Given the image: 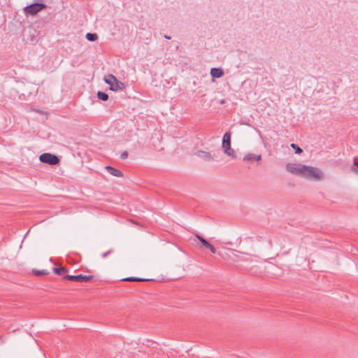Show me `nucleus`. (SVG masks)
Returning a JSON list of instances; mask_svg holds the SVG:
<instances>
[{
  "label": "nucleus",
  "mask_w": 358,
  "mask_h": 358,
  "mask_svg": "<svg viewBox=\"0 0 358 358\" xmlns=\"http://www.w3.org/2000/svg\"><path fill=\"white\" fill-rule=\"evenodd\" d=\"M301 177L309 180H320L323 178L322 171L316 167L305 165Z\"/></svg>",
  "instance_id": "1"
},
{
  "label": "nucleus",
  "mask_w": 358,
  "mask_h": 358,
  "mask_svg": "<svg viewBox=\"0 0 358 358\" xmlns=\"http://www.w3.org/2000/svg\"><path fill=\"white\" fill-rule=\"evenodd\" d=\"M222 148L224 153L227 155L235 158V151L231 148V133L226 132L222 138Z\"/></svg>",
  "instance_id": "2"
},
{
  "label": "nucleus",
  "mask_w": 358,
  "mask_h": 358,
  "mask_svg": "<svg viewBox=\"0 0 358 358\" xmlns=\"http://www.w3.org/2000/svg\"><path fill=\"white\" fill-rule=\"evenodd\" d=\"M104 81L110 85V89L113 91L122 90L124 87V84L119 81L116 77L112 74L105 76Z\"/></svg>",
  "instance_id": "3"
},
{
  "label": "nucleus",
  "mask_w": 358,
  "mask_h": 358,
  "mask_svg": "<svg viewBox=\"0 0 358 358\" xmlns=\"http://www.w3.org/2000/svg\"><path fill=\"white\" fill-rule=\"evenodd\" d=\"M39 159L41 162L50 165H57L59 163V157L57 155L50 153L41 154L39 157Z\"/></svg>",
  "instance_id": "4"
},
{
  "label": "nucleus",
  "mask_w": 358,
  "mask_h": 358,
  "mask_svg": "<svg viewBox=\"0 0 358 358\" xmlns=\"http://www.w3.org/2000/svg\"><path fill=\"white\" fill-rule=\"evenodd\" d=\"M302 167H305V165L297 163H288L286 165V170L290 173L301 177L303 171Z\"/></svg>",
  "instance_id": "5"
},
{
  "label": "nucleus",
  "mask_w": 358,
  "mask_h": 358,
  "mask_svg": "<svg viewBox=\"0 0 358 358\" xmlns=\"http://www.w3.org/2000/svg\"><path fill=\"white\" fill-rule=\"evenodd\" d=\"M46 8V5L42 3H34L27 6L24 10L26 14L35 15L43 8Z\"/></svg>",
  "instance_id": "6"
},
{
  "label": "nucleus",
  "mask_w": 358,
  "mask_h": 358,
  "mask_svg": "<svg viewBox=\"0 0 358 358\" xmlns=\"http://www.w3.org/2000/svg\"><path fill=\"white\" fill-rule=\"evenodd\" d=\"M93 278L92 275H84L83 274L73 275H66L63 278L64 280H71V281H76V282H87L92 280Z\"/></svg>",
  "instance_id": "7"
},
{
  "label": "nucleus",
  "mask_w": 358,
  "mask_h": 358,
  "mask_svg": "<svg viewBox=\"0 0 358 358\" xmlns=\"http://www.w3.org/2000/svg\"><path fill=\"white\" fill-rule=\"evenodd\" d=\"M195 154L198 157H199L200 159H201L206 162L213 161V157L209 152L203 151V150H199Z\"/></svg>",
  "instance_id": "8"
},
{
  "label": "nucleus",
  "mask_w": 358,
  "mask_h": 358,
  "mask_svg": "<svg viewBox=\"0 0 358 358\" xmlns=\"http://www.w3.org/2000/svg\"><path fill=\"white\" fill-rule=\"evenodd\" d=\"M262 159L261 155H256L253 153H248L243 157V160L245 162L260 161Z\"/></svg>",
  "instance_id": "9"
},
{
  "label": "nucleus",
  "mask_w": 358,
  "mask_h": 358,
  "mask_svg": "<svg viewBox=\"0 0 358 358\" xmlns=\"http://www.w3.org/2000/svg\"><path fill=\"white\" fill-rule=\"evenodd\" d=\"M106 169L108 171L109 173L115 177L120 178L123 176V173L120 170L113 168L110 166H106Z\"/></svg>",
  "instance_id": "10"
},
{
  "label": "nucleus",
  "mask_w": 358,
  "mask_h": 358,
  "mask_svg": "<svg viewBox=\"0 0 358 358\" xmlns=\"http://www.w3.org/2000/svg\"><path fill=\"white\" fill-rule=\"evenodd\" d=\"M210 75L213 78H219L224 75V71L221 68H212Z\"/></svg>",
  "instance_id": "11"
},
{
  "label": "nucleus",
  "mask_w": 358,
  "mask_h": 358,
  "mask_svg": "<svg viewBox=\"0 0 358 358\" xmlns=\"http://www.w3.org/2000/svg\"><path fill=\"white\" fill-rule=\"evenodd\" d=\"M150 280L149 279L141 278H136V277H129L125 278L122 280V281H127V282H145Z\"/></svg>",
  "instance_id": "12"
},
{
  "label": "nucleus",
  "mask_w": 358,
  "mask_h": 358,
  "mask_svg": "<svg viewBox=\"0 0 358 358\" xmlns=\"http://www.w3.org/2000/svg\"><path fill=\"white\" fill-rule=\"evenodd\" d=\"M53 271L57 275H62L67 271V268L64 266H60L59 268H53Z\"/></svg>",
  "instance_id": "13"
},
{
  "label": "nucleus",
  "mask_w": 358,
  "mask_h": 358,
  "mask_svg": "<svg viewBox=\"0 0 358 358\" xmlns=\"http://www.w3.org/2000/svg\"><path fill=\"white\" fill-rule=\"evenodd\" d=\"M85 38L89 41H96L98 39V36L96 34L94 33H87L85 36Z\"/></svg>",
  "instance_id": "14"
},
{
  "label": "nucleus",
  "mask_w": 358,
  "mask_h": 358,
  "mask_svg": "<svg viewBox=\"0 0 358 358\" xmlns=\"http://www.w3.org/2000/svg\"><path fill=\"white\" fill-rule=\"evenodd\" d=\"M97 97L101 101H107L108 99V95L103 92L99 91L97 93Z\"/></svg>",
  "instance_id": "15"
},
{
  "label": "nucleus",
  "mask_w": 358,
  "mask_h": 358,
  "mask_svg": "<svg viewBox=\"0 0 358 358\" xmlns=\"http://www.w3.org/2000/svg\"><path fill=\"white\" fill-rule=\"evenodd\" d=\"M33 273L35 275L41 276V275H48L49 273V272L47 270H36V269H34L33 270Z\"/></svg>",
  "instance_id": "16"
},
{
  "label": "nucleus",
  "mask_w": 358,
  "mask_h": 358,
  "mask_svg": "<svg viewBox=\"0 0 358 358\" xmlns=\"http://www.w3.org/2000/svg\"><path fill=\"white\" fill-rule=\"evenodd\" d=\"M351 170L358 175V159L357 157L354 158V164L351 167Z\"/></svg>",
  "instance_id": "17"
},
{
  "label": "nucleus",
  "mask_w": 358,
  "mask_h": 358,
  "mask_svg": "<svg viewBox=\"0 0 358 358\" xmlns=\"http://www.w3.org/2000/svg\"><path fill=\"white\" fill-rule=\"evenodd\" d=\"M196 236L198 238V240L202 243V245L206 248H207L208 245L210 244V243H208L205 238L200 236L199 235H196Z\"/></svg>",
  "instance_id": "18"
},
{
  "label": "nucleus",
  "mask_w": 358,
  "mask_h": 358,
  "mask_svg": "<svg viewBox=\"0 0 358 358\" xmlns=\"http://www.w3.org/2000/svg\"><path fill=\"white\" fill-rule=\"evenodd\" d=\"M290 146L295 150L296 154H301L303 152L302 149L295 143H292Z\"/></svg>",
  "instance_id": "19"
},
{
  "label": "nucleus",
  "mask_w": 358,
  "mask_h": 358,
  "mask_svg": "<svg viewBox=\"0 0 358 358\" xmlns=\"http://www.w3.org/2000/svg\"><path fill=\"white\" fill-rule=\"evenodd\" d=\"M112 252H113V249H110L107 252H106L102 254V257L103 258H106L108 255H109Z\"/></svg>",
  "instance_id": "20"
},
{
  "label": "nucleus",
  "mask_w": 358,
  "mask_h": 358,
  "mask_svg": "<svg viewBox=\"0 0 358 358\" xmlns=\"http://www.w3.org/2000/svg\"><path fill=\"white\" fill-rule=\"evenodd\" d=\"M207 248H208L213 253H215L216 252L215 248L213 245H211L210 243L208 245Z\"/></svg>",
  "instance_id": "21"
},
{
  "label": "nucleus",
  "mask_w": 358,
  "mask_h": 358,
  "mask_svg": "<svg viewBox=\"0 0 358 358\" xmlns=\"http://www.w3.org/2000/svg\"><path fill=\"white\" fill-rule=\"evenodd\" d=\"M127 157H128V152H127V151H124V152L121 154V155H120V158H121L122 159H127Z\"/></svg>",
  "instance_id": "22"
},
{
  "label": "nucleus",
  "mask_w": 358,
  "mask_h": 358,
  "mask_svg": "<svg viewBox=\"0 0 358 358\" xmlns=\"http://www.w3.org/2000/svg\"><path fill=\"white\" fill-rule=\"evenodd\" d=\"M34 39H36L35 36L34 35L31 36L30 41L33 42L34 41Z\"/></svg>",
  "instance_id": "23"
},
{
  "label": "nucleus",
  "mask_w": 358,
  "mask_h": 358,
  "mask_svg": "<svg viewBox=\"0 0 358 358\" xmlns=\"http://www.w3.org/2000/svg\"><path fill=\"white\" fill-rule=\"evenodd\" d=\"M164 37L165 38H166V39H169V40H170V39H171V36H167V35H166V34L164 36Z\"/></svg>",
  "instance_id": "24"
},
{
  "label": "nucleus",
  "mask_w": 358,
  "mask_h": 358,
  "mask_svg": "<svg viewBox=\"0 0 358 358\" xmlns=\"http://www.w3.org/2000/svg\"><path fill=\"white\" fill-rule=\"evenodd\" d=\"M224 103V100H222L221 101V103Z\"/></svg>",
  "instance_id": "25"
}]
</instances>
